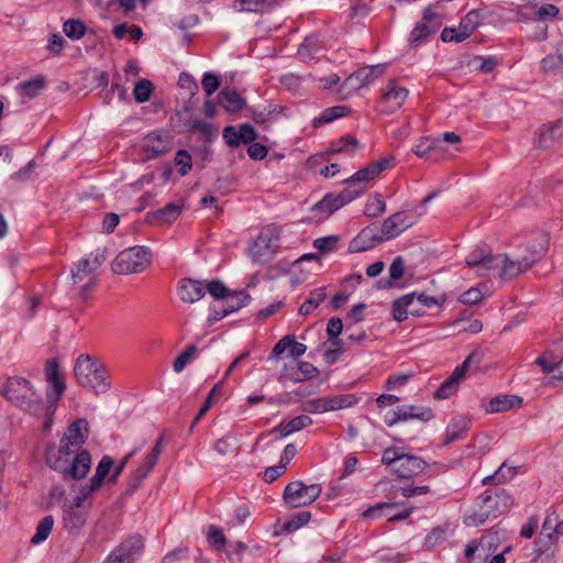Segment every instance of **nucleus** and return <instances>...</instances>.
<instances>
[{
    "instance_id": "39448f33",
    "label": "nucleus",
    "mask_w": 563,
    "mask_h": 563,
    "mask_svg": "<svg viewBox=\"0 0 563 563\" xmlns=\"http://www.w3.org/2000/svg\"><path fill=\"white\" fill-rule=\"evenodd\" d=\"M280 229L277 225L264 228L250 247V255L255 263H268L279 251Z\"/></svg>"
},
{
    "instance_id": "680f3d73",
    "label": "nucleus",
    "mask_w": 563,
    "mask_h": 563,
    "mask_svg": "<svg viewBox=\"0 0 563 563\" xmlns=\"http://www.w3.org/2000/svg\"><path fill=\"white\" fill-rule=\"evenodd\" d=\"M175 165L179 167V174L185 176L191 169V156L185 150H180L176 153Z\"/></svg>"
},
{
    "instance_id": "a19ab883",
    "label": "nucleus",
    "mask_w": 563,
    "mask_h": 563,
    "mask_svg": "<svg viewBox=\"0 0 563 563\" xmlns=\"http://www.w3.org/2000/svg\"><path fill=\"white\" fill-rule=\"evenodd\" d=\"M345 184V188L339 194L345 203L354 200L365 190V185L360 179H355V175L346 179Z\"/></svg>"
},
{
    "instance_id": "bf43d9fd",
    "label": "nucleus",
    "mask_w": 563,
    "mask_h": 563,
    "mask_svg": "<svg viewBox=\"0 0 563 563\" xmlns=\"http://www.w3.org/2000/svg\"><path fill=\"white\" fill-rule=\"evenodd\" d=\"M339 238L336 235H328L316 239L313 246L322 253H330L336 249Z\"/></svg>"
},
{
    "instance_id": "20e7f679",
    "label": "nucleus",
    "mask_w": 563,
    "mask_h": 563,
    "mask_svg": "<svg viewBox=\"0 0 563 563\" xmlns=\"http://www.w3.org/2000/svg\"><path fill=\"white\" fill-rule=\"evenodd\" d=\"M2 395L15 407L38 416L46 410L42 397L26 379L15 376L7 379L2 387Z\"/></svg>"
},
{
    "instance_id": "0eeeda50",
    "label": "nucleus",
    "mask_w": 563,
    "mask_h": 563,
    "mask_svg": "<svg viewBox=\"0 0 563 563\" xmlns=\"http://www.w3.org/2000/svg\"><path fill=\"white\" fill-rule=\"evenodd\" d=\"M104 262V256L100 253H90L77 262L71 269L73 282L80 285V295L82 298L87 297L89 289L97 283V269Z\"/></svg>"
},
{
    "instance_id": "f3484780",
    "label": "nucleus",
    "mask_w": 563,
    "mask_h": 563,
    "mask_svg": "<svg viewBox=\"0 0 563 563\" xmlns=\"http://www.w3.org/2000/svg\"><path fill=\"white\" fill-rule=\"evenodd\" d=\"M173 147L170 136L164 132H152L144 137L143 150L148 158L169 152Z\"/></svg>"
},
{
    "instance_id": "a878e982",
    "label": "nucleus",
    "mask_w": 563,
    "mask_h": 563,
    "mask_svg": "<svg viewBox=\"0 0 563 563\" xmlns=\"http://www.w3.org/2000/svg\"><path fill=\"white\" fill-rule=\"evenodd\" d=\"M522 399L517 395H499L490 399L486 411L490 413L504 412L520 407Z\"/></svg>"
},
{
    "instance_id": "1a4fd4ad",
    "label": "nucleus",
    "mask_w": 563,
    "mask_h": 563,
    "mask_svg": "<svg viewBox=\"0 0 563 563\" xmlns=\"http://www.w3.org/2000/svg\"><path fill=\"white\" fill-rule=\"evenodd\" d=\"M322 487L319 484L307 485L301 481L287 484L284 488V505L296 508L312 504L321 494Z\"/></svg>"
},
{
    "instance_id": "0e129e2a",
    "label": "nucleus",
    "mask_w": 563,
    "mask_h": 563,
    "mask_svg": "<svg viewBox=\"0 0 563 563\" xmlns=\"http://www.w3.org/2000/svg\"><path fill=\"white\" fill-rule=\"evenodd\" d=\"M319 49V44L317 38L308 37L303 41V43L298 48V54L302 59L312 58L313 53Z\"/></svg>"
},
{
    "instance_id": "6e6552de",
    "label": "nucleus",
    "mask_w": 563,
    "mask_h": 563,
    "mask_svg": "<svg viewBox=\"0 0 563 563\" xmlns=\"http://www.w3.org/2000/svg\"><path fill=\"white\" fill-rule=\"evenodd\" d=\"M90 496L80 488L71 500H66L63 504V523L66 530L78 531L85 526L90 509V504H86V501Z\"/></svg>"
},
{
    "instance_id": "9b49d317",
    "label": "nucleus",
    "mask_w": 563,
    "mask_h": 563,
    "mask_svg": "<svg viewBox=\"0 0 563 563\" xmlns=\"http://www.w3.org/2000/svg\"><path fill=\"white\" fill-rule=\"evenodd\" d=\"M484 13L481 10L470 11L460 22L457 27H445L441 33L444 42H462L481 25Z\"/></svg>"
},
{
    "instance_id": "412c9836",
    "label": "nucleus",
    "mask_w": 563,
    "mask_h": 563,
    "mask_svg": "<svg viewBox=\"0 0 563 563\" xmlns=\"http://www.w3.org/2000/svg\"><path fill=\"white\" fill-rule=\"evenodd\" d=\"M426 468V462L415 455L402 454L397 461V466L394 470L401 478H411L419 475Z\"/></svg>"
},
{
    "instance_id": "de8ad7c7",
    "label": "nucleus",
    "mask_w": 563,
    "mask_h": 563,
    "mask_svg": "<svg viewBox=\"0 0 563 563\" xmlns=\"http://www.w3.org/2000/svg\"><path fill=\"white\" fill-rule=\"evenodd\" d=\"M54 526L53 516L44 517L36 527V532L32 537L31 542L38 544L47 539Z\"/></svg>"
},
{
    "instance_id": "37998d69",
    "label": "nucleus",
    "mask_w": 563,
    "mask_h": 563,
    "mask_svg": "<svg viewBox=\"0 0 563 563\" xmlns=\"http://www.w3.org/2000/svg\"><path fill=\"white\" fill-rule=\"evenodd\" d=\"M347 113V108L344 106H335L325 109L319 117L313 119V126L318 128L322 124L330 123L334 119L344 117Z\"/></svg>"
},
{
    "instance_id": "052dcab7",
    "label": "nucleus",
    "mask_w": 563,
    "mask_h": 563,
    "mask_svg": "<svg viewBox=\"0 0 563 563\" xmlns=\"http://www.w3.org/2000/svg\"><path fill=\"white\" fill-rule=\"evenodd\" d=\"M288 349L294 357L301 356L306 353L307 346L303 343L297 342L294 335H284V350Z\"/></svg>"
},
{
    "instance_id": "dca6fc26",
    "label": "nucleus",
    "mask_w": 563,
    "mask_h": 563,
    "mask_svg": "<svg viewBox=\"0 0 563 563\" xmlns=\"http://www.w3.org/2000/svg\"><path fill=\"white\" fill-rule=\"evenodd\" d=\"M386 66L383 64L362 67L352 74L345 81L344 86L358 90L371 85L376 78L385 73Z\"/></svg>"
},
{
    "instance_id": "79ce46f5",
    "label": "nucleus",
    "mask_w": 563,
    "mask_h": 563,
    "mask_svg": "<svg viewBox=\"0 0 563 563\" xmlns=\"http://www.w3.org/2000/svg\"><path fill=\"white\" fill-rule=\"evenodd\" d=\"M360 147L358 141L352 135L342 136L339 141L333 142L329 150L330 153H344L351 155Z\"/></svg>"
},
{
    "instance_id": "cd10ccee",
    "label": "nucleus",
    "mask_w": 563,
    "mask_h": 563,
    "mask_svg": "<svg viewBox=\"0 0 563 563\" xmlns=\"http://www.w3.org/2000/svg\"><path fill=\"white\" fill-rule=\"evenodd\" d=\"M185 203L183 200L169 202L165 207L153 212V219L161 224H169L177 220L181 213Z\"/></svg>"
},
{
    "instance_id": "4468645a",
    "label": "nucleus",
    "mask_w": 563,
    "mask_h": 563,
    "mask_svg": "<svg viewBox=\"0 0 563 563\" xmlns=\"http://www.w3.org/2000/svg\"><path fill=\"white\" fill-rule=\"evenodd\" d=\"M407 97L408 90L399 86L396 81L390 80L384 88L379 101V109L384 113H393L401 108Z\"/></svg>"
},
{
    "instance_id": "b1692460",
    "label": "nucleus",
    "mask_w": 563,
    "mask_h": 563,
    "mask_svg": "<svg viewBox=\"0 0 563 563\" xmlns=\"http://www.w3.org/2000/svg\"><path fill=\"white\" fill-rule=\"evenodd\" d=\"M179 297L184 302L194 303L205 295V285L198 280L185 278L179 282Z\"/></svg>"
},
{
    "instance_id": "774afa93",
    "label": "nucleus",
    "mask_w": 563,
    "mask_h": 563,
    "mask_svg": "<svg viewBox=\"0 0 563 563\" xmlns=\"http://www.w3.org/2000/svg\"><path fill=\"white\" fill-rule=\"evenodd\" d=\"M201 85H202L205 92L208 96H211L213 92H216L218 90V88L220 86V80H219L218 76H216L211 73H206L203 75Z\"/></svg>"
},
{
    "instance_id": "49530a36",
    "label": "nucleus",
    "mask_w": 563,
    "mask_h": 563,
    "mask_svg": "<svg viewBox=\"0 0 563 563\" xmlns=\"http://www.w3.org/2000/svg\"><path fill=\"white\" fill-rule=\"evenodd\" d=\"M467 429V421L464 417H456L452 419L446 428V443L453 442L461 438Z\"/></svg>"
},
{
    "instance_id": "f03ea898",
    "label": "nucleus",
    "mask_w": 563,
    "mask_h": 563,
    "mask_svg": "<svg viewBox=\"0 0 563 563\" xmlns=\"http://www.w3.org/2000/svg\"><path fill=\"white\" fill-rule=\"evenodd\" d=\"M538 260L534 251L527 250L526 254L509 258L506 254H492L486 245L476 246L466 257L468 267L479 277L496 275L510 279L529 269Z\"/></svg>"
},
{
    "instance_id": "9d476101",
    "label": "nucleus",
    "mask_w": 563,
    "mask_h": 563,
    "mask_svg": "<svg viewBox=\"0 0 563 563\" xmlns=\"http://www.w3.org/2000/svg\"><path fill=\"white\" fill-rule=\"evenodd\" d=\"M484 354L481 350H474L453 373L440 385L434 394L438 399H446L456 393L460 383L472 366H477L483 361Z\"/></svg>"
},
{
    "instance_id": "6ab92c4d",
    "label": "nucleus",
    "mask_w": 563,
    "mask_h": 563,
    "mask_svg": "<svg viewBox=\"0 0 563 563\" xmlns=\"http://www.w3.org/2000/svg\"><path fill=\"white\" fill-rule=\"evenodd\" d=\"M223 139L231 147H238L240 144H250L256 139L254 129L249 124H242L239 128L227 126L223 130Z\"/></svg>"
},
{
    "instance_id": "4be33fe9",
    "label": "nucleus",
    "mask_w": 563,
    "mask_h": 563,
    "mask_svg": "<svg viewBox=\"0 0 563 563\" xmlns=\"http://www.w3.org/2000/svg\"><path fill=\"white\" fill-rule=\"evenodd\" d=\"M562 137L561 122L542 125L536 131L534 144L539 148H549Z\"/></svg>"
},
{
    "instance_id": "ddd939ff",
    "label": "nucleus",
    "mask_w": 563,
    "mask_h": 563,
    "mask_svg": "<svg viewBox=\"0 0 563 563\" xmlns=\"http://www.w3.org/2000/svg\"><path fill=\"white\" fill-rule=\"evenodd\" d=\"M512 505V499L509 494L505 490L496 493L495 496H487L484 499V507L481 509L479 514L474 512L473 515L467 516L466 522L468 525H481L484 523L489 517V509L493 506L498 508V514L505 512Z\"/></svg>"
},
{
    "instance_id": "6e6d98bb",
    "label": "nucleus",
    "mask_w": 563,
    "mask_h": 563,
    "mask_svg": "<svg viewBox=\"0 0 563 563\" xmlns=\"http://www.w3.org/2000/svg\"><path fill=\"white\" fill-rule=\"evenodd\" d=\"M397 503H379L375 506H372L367 508L363 514L362 517L364 519H378L384 516H386L385 510L397 507Z\"/></svg>"
},
{
    "instance_id": "f8f14e48",
    "label": "nucleus",
    "mask_w": 563,
    "mask_h": 563,
    "mask_svg": "<svg viewBox=\"0 0 563 563\" xmlns=\"http://www.w3.org/2000/svg\"><path fill=\"white\" fill-rule=\"evenodd\" d=\"M142 548V538L132 536L113 549L103 563H133L140 555Z\"/></svg>"
},
{
    "instance_id": "5fc2aeb1",
    "label": "nucleus",
    "mask_w": 563,
    "mask_h": 563,
    "mask_svg": "<svg viewBox=\"0 0 563 563\" xmlns=\"http://www.w3.org/2000/svg\"><path fill=\"white\" fill-rule=\"evenodd\" d=\"M343 330V323L340 318H331L327 324V335L331 345H339L340 334Z\"/></svg>"
},
{
    "instance_id": "c03bdc74",
    "label": "nucleus",
    "mask_w": 563,
    "mask_h": 563,
    "mask_svg": "<svg viewBox=\"0 0 563 563\" xmlns=\"http://www.w3.org/2000/svg\"><path fill=\"white\" fill-rule=\"evenodd\" d=\"M441 148V141L437 139L422 137L413 147V153L420 158H428L432 151Z\"/></svg>"
},
{
    "instance_id": "09e8293b",
    "label": "nucleus",
    "mask_w": 563,
    "mask_h": 563,
    "mask_svg": "<svg viewBox=\"0 0 563 563\" xmlns=\"http://www.w3.org/2000/svg\"><path fill=\"white\" fill-rule=\"evenodd\" d=\"M311 518L310 511L301 510L296 512L291 518L288 519L286 523H284V531L294 532L299 528L303 527L309 522Z\"/></svg>"
},
{
    "instance_id": "c85d7f7f",
    "label": "nucleus",
    "mask_w": 563,
    "mask_h": 563,
    "mask_svg": "<svg viewBox=\"0 0 563 563\" xmlns=\"http://www.w3.org/2000/svg\"><path fill=\"white\" fill-rule=\"evenodd\" d=\"M276 0H235L233 7L240 12H266L276 8Z\"/></svg>"
},
{
    "instance_id": "a18cd8bd",
    "label": "nucleus",
    "mask_w": 563,
    "mask_h": 563,
    "mask_svg": "<svg viewBox=\"0 0 563 563\" xmlns=\"http://www.w3.org/2000/svg\"><path fill=\"white\" fill-rule=\"evenodd\" d=\"M327 297L324 288L314 289L310 297L299 307V313L307 316L311 313Z\"/></svg>"
},
{
    "instance_id": "e433bc0d",
    "label": "nucleus",
    "mask_w": 563,
    "mask_h": 563,
    "mask_svg": "<svg viewBox=\"0 0 563 563\" xmlns=\"http://www.w3.org/2000/svg\"><path fill=\"white\" fill-rule=\"evenodd\" d=\"M344 205L346 203L343 201L340 195H327L321 201L313 206L312 210L320 211L323 217H328Z\"/></svg>"
},
{
    "instance_id": "13d9d810",
    "label": "nucleus",
    "mask_w": 563,
    "mask_h": 563,
    "mask_svg": "<svg viewBox=\"0 0 563 563\" xmlns=\"http://www.w3.org/2000/svg\"><path fill=\"white\" fill-rule=\"evenodd\" d=\"M312 420L310 417L306 415L298 416L290 420L287 424L284 426V437L300 431L305 427L311 424Z\"/></svg>"
},
{
    "instance_id": "aec40b11",
    "label": "nucleus",
    "mask_w": 563,
    "mask_h": 563,
    "mask_svg": "<svg viewBox=\"0 0 563 563\" xmlns=\"http://www.w3.org/2000/svg\"><path fill=\"white\" fill-rule=\"evenodd\" d=\"M163 438H159L152 449L151 453L147 454L142 464L133 472L132 481L134 488L139 487L141 482L150 474V472L157 464L158 456L162 453Z\"/></svg>"
},
{
    "instance_id": "8fccbe9b",
    "label": "nucleus",
    "mask_w": 563,
    "mask_h": 563,
    "mask_svg": "<svg viewBox=\"0 0 563 563\" xmlns=\"http://www.w3.org/2000/svg\"><path fill=\"white\" fill-rule=\"evenodd\" d=\"M64 33L71 40H79L86 33V25L80 20L70 19L63 25Z\"/></svg>"
},
{
    "instance_id": "c9c22d12",
    "label": "nucleus",
    "mask_w": 563,
    "mask_h": 563,
    "mask_svg": "<svg viewBox=\"0 0 563 563\" xmlns=\"http://www.w3.org/2000/svg\"><path fill=\"white\" fill-rule=\"evenodd\" d=\"M344 205L346 203L343 201L340 195H327L321 201L313 206L312 210L320 211L323 217H328Z\"/></svg>"
},
{
    "instance_id": "4d7b16f0",
    "label": "nucleus",
    "mask_w": 563,
    "mask_h": 563,
    "mask_svg": "<svg viewBox=\"0 0 563 563\" xmlns=\"http://www.w3.org/2000/svg\"><path fill=\"white\" fill-rule=\"evenodd\" d=\"M45 81L43 78H35L33 80L21 84V93L29 98L36 97L40 91L44 88Z\"/></svg>"
},
{
    "instance_id": "864d4df0",
    "label": "nucleus",
    "mask_w": 563,
    "mask_h": 563,
    "mask_svg": "<svg viewBox=\"0 0 563 563\" xmlns=\"http://www.w3.org/2000/svg\"><path fill=\"white\" fill-rule=\"evenodd\" d=\"M153 92V85L147 79H141L133 89V96L137 102L150 100Z\"/></svg>"
},
{
    "instance_id": "7c9ffc66",
    "label": "nucleus",
    "mask_w": 563,
    "mask_h": 563,
    "mask_svg": "<svg viewBox=\"0 0 563 563\" xmlns=\"http://www.w3.org/2000/svg\"><path fill=\"white\" fill-rule=\"evenodd\" d=\"M543 373H555L553 378L563 379V357L558 360L552 352H547L536 360Z\"/></svg>"
},
{
    "instance_id": "393cba45",
    "label": "nucleus",
    "mask_w": 563,
    "mask_h": 563,
    "mask_svg": "<svg viewBox=\"0 0 563 563\" xmlns=\"http://www.w3.org/2000/svg\"><path fill=\"white\" fill-rule=\"evenodd\" d=\"M223 299H225V301L223 303L222 310H214V319H222L230 312L239 310L241 307L246 305L250 296L245 291H236L233 294L228 292L227 297ZM213 309H216V307Z\"/></svg>"
},
{
    "instance_id": "69168bd1",
    "label": "nucleus",
    "mask_w": 563,
    "mask_h": 563,
    "mask_svg": "<svg viewBox=\"0 0 563 563\" xmlns=\"http://www.w3.org/2000/svg\"><path fill=\"white\" fill-rule=\"evenodd\" d=\"M563 58L556 52L555 55H548L540 62V69L544 73H550L559 69L562 66Z\"/></svg>"
},
{
    "instance_id": "e2e57ef3",
    "label": "nucleus",
    "mask_w": 563,
    "mask_h": 563,
    "mask_svg": "<svg viewBox=\"0 0 563 563\" xmlns=\"http://www.w3.org/2000/svg\"><path fill=\"white\" fill-rule=\"evenodd\" d=\"M435 29H437L435 25H430L427 22L421 21L412 30L411 35H410V41L417 42L421 38H424V37L429 36L430 34H432L433 32H435Z\"/></svg>"
},
{
    "instance_id": "5701e85b",
    "label": "nucleus",
    "mask_w": 563,
    "mask_h": 563,
    "mask_svg": "<svg viewBox=\"0 0 563 563\" xmlns=\"http://www.w3.org/2000/svg\"><path fill=\"white\" fill-rule=\"evenodd\" d=\"M112 466L113 460L109 455H104L98 463L95 475L90 478L89 483L82 485L80 488L92 495L98 488L101 487Z\"/></svg>"
},
{
    "instance_id": "72a5a7b5",
    "label": "nucleus",
    "mask_w": 563,
    "mask_h": 563,
    "mask_svg": "<svg viewBox=\"0 0 563 563\" xmlns=\"http://www.w3.org/2000/svg\"><path fill=\"white\" fill-rule=\"evenodd\" d=\"M399 413L401 421H407L410 419H418L420 421L427 422L432 419L433 413L430 408L418 407V406H404L399 407Z\"/></svg>"
},
{
    "instance_id": "f704fd0d",
    "label": "nucleus",
    "mask_w": 563,
    "mask_h": 563,
    "mask_svg": "<svg viewBox=\"0 0 563 563\" xmlns=\"http://www.w3.org/2000/svg\"><path fill=\"white\" fill-rule=\"evenodd\" d=\"M45 376L47 380L53 385L57 394V397H59L64 393L66 386L63 380V376L59 372V366L56 360H49L47 362L45 367Z\"/></svg>"
},
{
    "instance_id": "338daca9",
    "label": "nucleus",
    "mask_w": 563,
    "mask_h": 563,
    "mask_svg": "<svg viewBox=\"0 0 563 563\" xmlns=\"http://www.w3.org/2000/svg\"><path fill=\"white\" fill-rule=\"evenodd\" d=\"M208 291L212 297L217 299H223L227 297L229 289L224 286V284L218 279L208 282L205 285V291Z\"/></svg>"
},
{
    "instance_id": "603ef678",
    "label": "nucleus",
    "mask_w": 563,
    "mask_h": 563,
    "mask_svg": "<svg viewBox=\"0 0 563 563\" xmlns=\"http://www.w3.org/2000/svg\"><path fill=\"white\" fill-rule=\"evenodd\" d=\"M386 210V203L382 199L380 195H375L369 198L365 205L364 213L369 218H376L384 213Z\"/></svg>"
},
{
    "instance_id": "4c0bfd02",
    "label": "nucleus",
    "mask_w": 563,
    "mask_h": 563,
    "mask_svg": "<svg viewBox=\"0 0 563 563\" xmlns=\"http://www.w3.org/2000/svg\"><path fill=\"white\" fill-rule=\"evenodd\" d=\"M327 411L341 410L350 408L357 402V398L354 395H330L324 396Z\"/></svg>"
},
{
    "instance_id": "ea45409f",
    "label": "nucleus",
    "mask_w": 563,
    "mask_h": 563,
    "mask_svg": "<svg viewBox=\"0 0 563 563\" xmlns=\"http://www.w3.org/2000/svg\"><path fill=\"white\" fill-rule=\"evenodd\" d=\"M519 11L529 13L534 20L542 21L543 23L559 14V9L550 3L537 5L536 8L520 9Z\"/></svg>"
},
{
    "instance_id": "473e14b6",
    "label": "nucleus",
    "mask_w": 563,
    "mask_h": 563,
    "mask_svg": "<svg viewBox=\"0 0 563 563\" xmlns=\"http://www.w3.org/2000/svg\"><path fill=\"white\" fill-rule=\"evenodd\" d=\"M288 376L295 382H305L316 377L319 369L311 363L298 362L295 366H288Z\"/></svg>"
},
{
    "instance_id": "a211bd4d",
    "label": "nucleus",
    "mask_w": 563,
    "mask_h": 563,
    "mask_svg": "<svg viewBox=\"0 0 563 563\" xmlns=\"http://www.w3.org/2000/svg\"><path fill=\"white\" fill-rule=\"evenodd\" d=\"M411 225L412 222L405 213L397 212L384 220L378 232L382 236V240L387 241L398 236L401 232Z\"/></svg>"
},
{
    "instance_id": "c756f323",
    "label": "nucleus",
    "mask_w": 563,
    "mask_h": 563,
    "mask_svg": "<svg viewBox=\"0 0 563 563\" xmlns=\"http://www.w3.org/2000/svg\"><path fill=\"white\" fill-rule=\"evenodd\" d=\"M391 162L393 158L389 157H383L374 161L363 169L355 173V179H360L365 185L367 181L374 179L380 172L385 170Z\"/></svg>"
},
{
    "instance_id": "3c124183",
    "label": "nucleus",
    "mask_w": 563,
    "mask_h": 563,
    "mask_svg": "<svg viewBox=\"0 0 563 563\" xmlns=\"http://www.w3.org/2000/svg\"><path fill=\"white\" fill-rule=\"evenodd\" d=\"M197 346L196 345H189L184 350L174 361L173 363V369L176 373H180L196 356L197 354Z\"/></svg>"
},
{
    "instance_id": "f257e3e1",
    "label": "nucleus",
    "mask_w": 563,
    "mask_h": 563,
    "mask_svg": "<svg viewBox=\"0 0 563 563\" xmlns=\"http://www.w3.org/2000/svg\"><path fill=\"white\" fill-rule=\"evenodd\" d=\"M87 437L88 422L85 419L74 421L60 439L58 449L46 454L47 464L66 479L84 478L91 467L89 452L81 449Z\"/></svg>"
},
{
    "instance_id": "58836bf2",
    "label": "nucleus",
    "mask_w": 563,
    "mask_h": 563,
    "mask_svg": "<svg viewBox=\"0 0 563 563\" xmlns=\"http://www.w3.org/2000/svg\"><path fill=\"white\" fill-rule=\"evenodd\" d=\"M220 104L229 112H238L244 107V101L234 90H223L219 93Z\"/></svg>"
},
{
    "instance_id": "bb28decb",
    "label": "nucleus",
    "mask_w": 563,
    "mask_h": 563,
    "mask_svg": "<svg viewBox=\"0 0 563 563\" xmlns=\"http://www.w3.org/2000/svg\"><path fill=\"white\" fill-rule=\"evenodd\" d=\"M416 294H408L393 303V316L397 321H404L407 319L408 313H418V309L415 307Z\"/></svg>"
},
{
    "instance_id": "7ed1b4c3",
    "label": "nucleus",
    "mask_w": 563,
    "mask_h": 563,
    "mask_svg": "<svg viewBox=\"0 0 563 563\" xmlns=\"http://www.w3.org/2000/svg\"><path fill=\"white\" fill-rule=\"evenodd\" d=\"M74 375L78 385L96 395L104 394L111 388V376L107 366L89 354L77 357Z\"/></svg>"
},
{
    "instance_id": "2f4dec72",
    "label": "nucleus",
    "mask_w": 563,
    "mask_h": 563,
    "mask_svg": "<svg viewBox=\"0 0 563 563\" xmlns=\"http://www.w3.org/2000/svg\"><path fill=\"white\" fill-rule=\"evenodd\" d=\"M517 19L520 22L527 21L528 26H532L529 31V37L534 41H544L548 36V24L542 21L534 20L529 13L518 11Z\"/></svg>"
},
{
    "instance_id": "423d86ee",
    "label": "nucleus",
    "mask_w": 563,
    "mask_h": 563,
    "mask_svg": "<svg viewBox=\"0 0 563 563\" xmlns=\"http://www.w3.org/2000/svg\"><path fill=\"white\" fill-rule=\"evenodd\" d=\"M151 263V252L144 246H133L120 252L112 262L115 274H136L145 271Z\"/></svg>"
},
{
    "instance_id": "2eb2a0df",
    "label": "nucleus",
    "mask_w": 563,
    "mask_h": 563,
    "mask_svg": "<svg viewBox=\"0 0 563 563\" xmlns=\"http://www.w3.org/2000/svg\"><path fill=\"white\" fill-rule=\"evenodd\" d=\"M382 236L376 227L368 225L349 243V253H362L382 243Z\"/></svg>"
}]
</instances>
